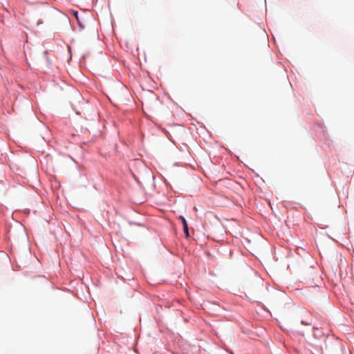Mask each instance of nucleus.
<instances>
[{"instance_id":"1","label":"nucleus","mask_w":354,"mask_h":354,"mask_svg":"<svg viewBox=\"0 0 354 354\" xmlns=\"http://www.w3.org/2000/svg\"><path fill=\"white\" fill-rule=\"evenodd\" d=\"M180 219L182 221V223H183L184 232L186 234V236L189 237V229H188L187 223L185 218L182 216H180Z\"/></svg>"},{"instance_id":"2","label":"nucleus","mask_w":354,"mask_h":354,"mask_svg":"<svg viewBox=\"0 0 354 354\" xmlns=\"http://www.w3.org/2000/svg\"><path fill=\"white\" fill-rule=\"evenodd\" d=\"M316 330V333H314L313 335L316 337V338H320L324 336V333L322 331L318 330L317 328L315 330Z\"/></svg>"},{"instance_id":"3","label":"nucleus","mask_w":354,"mask_h":354,"mask_svg":"<svg viewBox=\"0 0 354 354\" xmlns=\"http://www.w3.org/2000/svg\"><path fill=\"white\" fill-rule=\"evenodd\" d=\"M73 14H74V16L75 17L76 19L78 20L77 12H74Z\"/></svg>"},{"instance_id":"4","label":"nucleus","mask_w":354,"mask_h":354,"mask_svg":"<svg viewBox=\"0 0 354 354\" xmlns=\"http://www.w3.org/2000/svg\"><path fill=\"white\" fill-rule=\"evenodd\" d=\"M230 354H234V353L232 352H231Z\"/></svg>"}]
</instances>
